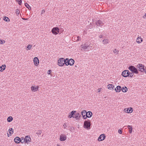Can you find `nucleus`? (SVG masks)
<instances>
[{
	"instance_id": "f257e3e1",
	"label": "nucleus",
	"mask_w": 146,
	"mask_h": 146,
	"mask_svg": "<svg viewBox=\"0 0 146 146\" xmlns=\"http://www.w3.org/2000/svg\"><path fill=\"white\" fill-rule=\"evenodd\" d=\"M136 67L138 69L139 71H140L142 72H145L146 73V70L144 68V65L141 64H138Z\"/></svg>"
},
{
	"instance_id": "f03ea898",
	"label": "nucleus",
	"mask_w": 146,
	"mask_h": 146,
	"mask_svg": "<svg viewBox=\"0 0 146 146\" xmlns=\"http://www.w3.org/2000/svg\"><path fill=\"white\" fill-rule=\"evenodd\" d=\"M128 69L131 71L132 73L138 74V70L134 66L131 65L129 66Z\"/></svg>"
},
{
	"instance_id": "7ed1b4c3",
	"label": "nucleus",
	"mask_w": 146,
	"mask_h": 146,
	"mask_svg": "<svg viewBox=\"0 0 146 146\" xmlns=\"http://www.w3.org/2000/svg\"><path fill=\"white\" fill-rule=\"evenodd\" d=\"M65 60V64L66 66H68V65L72 66L74 64V60L72 59L71 58L70 59H69L68 58H66V59Z\"/></svg>"
},
{
	"instance_id": "20e7f679",
	"label": "nucleus",
	"mask_w": 146,
	"mask_h": 146,
	"mask_svg": "<svg viewBox=\"0 0 146 146\" xmlns=\"http://www.w3.org/2000/svg\"><path fill=\"white\" fill-rule=\"evenodd\" d=\"M65 62L66 60L64 58H60L58 60V64L59 66H62L65 64Z\"/></svg>"
},
{
	"instance_id": "39448f33",
	"label": "nucleus",
	"mask_w": 146,
	"mask_h": 146,
	"mask_svg": "<svg viewBox=\"0 0 146 146\" xmlns=\"http://www.w3.org/2000/svg\"><path fill=\"white\" fill-rule=\"evenodd\" d=\"M90 122L89 120H86L84 121V128L88 129H89L90 128Z\"/></svg>"
},
{
	"instance_id": "423d86ee",
	"label": "nucleus",
	"mask_w": 146,
	"mask_h": 146,
	"mask_svg": "<svg viewBox=\"0 0 146 146\" xmlns=\"http://www.w3.org/2000/svg\"><path fill=\"white\" fill-rule=\"evenodd\" d=\"M82 48L84 49V50L89 51L90 49H91V47L90 48V46L89 45H88V44H82Z\"/></svg>"
},
{
	"instance_id": "0eeeda50",
	"label": "nucleus",
	"mask_w": 146,
	"mask_h": 146,
	"mask_svg": "<svg viewBox=\"0 0 146 146\" xmlns=\"http://www.w3.org/2000/svg\"><path fill=\"white\" fill-rule=\"evenodd\" d=\"M105 22L104 21H102L100 20H99L96 22V27H101L103 26Z\"/></svg>"
},
{
	"instance_id": "6e6552de",
	"label": "nucleus",
	"mask_w": 146,
	"mask_h": 146,
	"mask_svg": "<svg viewBox=\"0 0 146 146\" xmlns=\"http://www.w3.org/2000/svg\"><path fill=\"white\" fill-rule=\"evenodd\" d=\"M130 72L128 70H124L122 73V75L124 77H127L129 76Z\"/></svg>"
},
{
	"instance_id": "1a4fd4ad",
	"label": "nucleus",
	"mask_w": 146,
	"mask_h": 146,
	"mask_svg": "<svg viewBox=\"0 0 146 146\" xmlns=\"http://www.w3.org/2000/svg\"><path fill=\"white\" fill-rule=\"evenodd\" d=\"M59 29L58 27H54L52 30V32L53 34L56 35L59 32Z\"/></svg>"
},
{
	"instance_id": "9d476101",
	"label": "nucleus",
	"mask_w": 146,
	"mask_h": 146,
	"mask_svg": "<svg viewBox=\"0 0 146 146\" xmlns=\"http://www.w3.org/2000/svg\"><path fill=\"white\" fill-rule=\"evenodd\" d=\"M106 138V136L104 134L101 135L98 139V140L99 141H101L104 140Z\"/></svg>"
},
{
	"instance_id": "9b49d317",
	"label": "nucleus",
	"mask_w": 146,
	"mask_h": 146,
	"mask_svg": "<svg viewBox=\"0 0 146 146\" xmlns=\"http://www.w3.org/2000/svg\"><path fill=\"white\" fill-rule=\"evenodd\" d=\"M66 136L64 134H61L60 135V139L61 141H65L66 139Z\"/></svg>"
},
{
	"instance_id": "f8f14e48",
	"label": "nucleus",
	"mask_w": 146,
	"mask_h": 146,
	"mask_svg": "<svg viewBox=\"0 0 146 146\" xmlns=\"http://www.w3.org/2000/svg\"><path fill=\"white\" fill-rule=\"evenodd\" d=\"M34 62L35 65L37 66L38 64L39 60L37 57H35L34 58Z\"/></svg>"
},
{
	"instance_id": "ddd939ff",
	"label": "nucleus",
	"mask_w": 146,
	"mask_h": 146,
	"mask_svg": "<svg viewBox=\"0 0 146 146\" xmlns=\"http://www.w3.org/2000/svg\"><path fill=\"white\" fill-rule=\"evenodd\" d=\"M133 108H130L128 109L125 108L124 109V111L127 113H131L133 111Z\"/></svg>"
},
{
	"instance_id": "4468645a",
	"label": "nucleus",
	"mask_w": 146,
	"mask_h": 146,
	"mask_svg": "<svg viewBox=\"0 0 146 146\" xmlns=\"http://www.w3.org/2000/svg\"><path fill=\"white\" fill-rule=\"evenodd\" d=\"M25 139L26 143H28V142H31V138L30 137V136L29 135L26 136L25 137Z\"/></svg>"
},
{
	"instance_id": "2eb2a0df",
	"label": "nucleus",
	"mask_w": 146,
	"mask_h": 146,
	"mask_svg": "<svg viewBox=\"0 0 146 146\" xmlns=\"http://www.w3.org/2000/svg\"><path fill=\"white\" fill-rule=\"evenodd\" d=\"M122 90V88L121 86H117L115 89V91L117 92H120Z\"/></svg>"
},
{
	"instance_id": "dca6fc26",
	"label": "nucleus",
	"mask_w": 146,
	"mask_h": 146,
	"mask_svg": "<svg viewBox=\"0 0 146 146\" xmlns=\"http://www.w3.org/2000/svg\"><path fill=\"white\" fill-rule=\"evenodd\" d=\"M86 113H87L86 111L85 110L82 111L81 112V114L83 118L84 119H86Z\"/></svg>"
},
{
	"instance_id": "f3484780",
	"label": "nucleus",
	"mask_w": 146,
	"mask_h": 146,
	"mask_svg": "<svg viewBox=\"0 0 146 146\" xmlns=\"http://www.w3.org/2000/svg\"><path fill=\"white\" fill-rule=\"evenodd\" d=\"M92 112L90 111H88L86 114V116L87 117L90 118L91 117L92 115Z\"/></svg>"
},
{
	"instance_id": "a211bd4d",
	"label": "nucleus",
	"mask_w": 146,
	"mask_h": 146,
	"mask_svg": "<svg viewBox=\"0 0 146 146\" xmlns=\"http://www.w3.org/2000/svg\"><path fill=\"white\" fill-rule=\"evenodd\" d=\"M143 41V39L140 37H138L136 40V42L139 44L141 43Z\"/></svg>"
},
{
	"instance_id": "6ab92c4d",
	"label": "nucleus",
	"mask_w": 146,
	"mask_h": 146,
	"mask_svg": "<svg viewBox=\"0 0 146 146\" xmlns=\"http://www.w3.org/2000/svg\"><path fill=\"white\" fill-rule=\"evenodd\" d=\"M20 138L19 137H17L15 138L14 141L16 143H20Z\"/></svg>"
},
{
	"instance_id": "aec40b11",
	"label": "nucleus",
	"mask_w": 146,
	"mask_h": 146,
	"mask_svg": "<svg viewBox=\"0 0 146 146\" xmlns=\"http://www.w3.org/2000/svg\"><path fill=\"white\" fill-rule=\"evenodd\" d=\"M38 87L37 86H32L31 87V89L32 91H34L35 92L38 90Z\"/></svg>"
},
{
	"instance_id": "412c9836",
	"label": "nucleus",
	"mask_w": 146,
	"mask_h": 146,
	"mask_svg": "<svg viewBox=\"0 0 146 146\" xmlns=\"http://www.w3.org/2000/svg\"><path fill=\"white\" fill-rule=\"evenodd\" d=\"M102 42L104 44H107L109 43L110 42V40L108 39H105L103 40Z\"/></svg>"
},
{
	"instance_id": "4be33fe9",
	"label": "nucleus",
	"mask_w": 146,
	"mask_h": 146,
	"mask_svg": "<svg viewBox=\"0 0 146 146\" xmlns=\"http://www.w3.org/2000/svg\"><path fill=\"white\" fill-rule=\"evenodd\" d=\"M81 117V115L80 114V113H77L76 114L75 116L73 117V118H75L77 119H78L80 117Z\"/></svg>"
},
{
	"instance_id": "5701e85b",
	"label": "nucleus",
	"mask_w": 146,
	"mask_h": 146,
	"mask_svg": "<svg viewBox=\"0 0 146 146\" xmlns=\"http://www.w3.org/2000/svg\"><path fill=\"white\" fill-rule=\"evenodd\" d=\"M108 88L109 89L111 90V89H113L114 88V85L111 84H109L108 86Z\"/></svg>"
},
{
	"instance_id": "b1692460",
	"label": "nucleus",
	"mask_w": 146,
	"mask_h": 146,
	"mask_svg": "<svg viewBox=\"0 0 146 146\" xmlns=\"http://www.w3.org/2000/svg\"><path fill=\"white\" fill-rule=\"evenodd\" d=\"M6 65L5 64L3 65L2 66L0 67L1 69L0 71L2 72L4 70L5 68Z\"/></svg>"
},
{
	"instance_id": "393cba45",
	"label": "nucleus",
	"mask_w": 146,
	"mask_h": 146,
	"mask_svg": "<svg viewBox=\"0 0 146 146\" xmlns=\"http://www.w3.org/2000/svg\"><path fill=\"white\" fill-rule=\"evenodd\" d=\"M127 127L129 129V132L130 133H131L132 131V127L131 126L128 125Z\"/></svg>"
},
{
	"instance_id": "a878e982",
	"label": "nucleus",
	"mask_w": 146,
	"mask_h": 146,
	"mask_svg": "<svg viewBox=\"0 0 146 146\" xmlns=\"http://www.w3.org/2000/svg\"><path fill=\"white\" fill-rule=\"evenodd\" d=\"M25 5L26 7L29 10H31V7L27 3H25Z\"/></svg>"
},
{
	"instance_id": "bb28decb",
	"label": "nucleus",
	"mask_w": 146,
	"mask_h": 146,
	"mask_svg": "<svg viewBox=\"0 0 146 146\" xmlns=\"http://www.w3.org/2000/svg\"><path fill=\"white\" fill-rule=\"evenodd\" d=\"M122 92H126L127 90V88L125 86L123 87V88H122Z\"/></svg>"
},
{
	"instance_id": "cd10ccee",
	"label": "nucleus",
	"mask_w": 146,
	"mask_h": 146,
	"mask_svg": "<svg viewBox=\"0 0 146 146\" xmlns=\"http://www.w3.org/2000/svg\"><path fill=\"white\" fill-rule=\"evenodd\" d=\"M42 133V131L41 130H38L36 132V134L38 136H39L41 135V133Z\"/></svg>"
},
{
	"instance_id": "c85d7f7f",
	"label": "nucleus",
	"mask_w": 146,
	"mask_h": 146,
	"mask_svg": "<svg viewBox=\"0 0 146 146\" xmlns=\"http://www.w3.org/2000/svg\"><path fill=\"white\" fill-rule=\"evenodd\" d=\"M74 39V40H76L77 41H78L81 40V38L79 36H78L75 37Z\"/></svg>"
},
{
	"instance_id": "c756f323",
	"label": "nucleus",
	"mask_w": 146,
	"mask_h": 146,
	"mask_svg": "<svg viewBox=\"0 0 146 146\" xmlns=\"http://www.w3.org/2000/svg\"><path fill=\"white\" fill-rule=\"evenodd\" d=\"M13 119V118L11 116L9 117L7 119V121L9 122H10Z\"/></svg>"
},
{
	"instance_id": "7c9ffc66",
	"label": "nucleus",
	"mask_w": 146,
	"mask_h": 146,
	"mask_svg": "<svg viewBox=\"0 0 146 146\" xmlns=\"http://www.w3.org/2000/svg\"><path fill=\"white\" fill-rule=\"evenodd\" d=\"M21 142L22 143H23L24 142L25 143V138L23 139V137L20 138V142Z\"/></svg>"
},
{
	"instance_id": "2f4dec72",
	"label": "nucleus",
	"mask_w": 146,
	"mask_h": 146,
	"mask_svg": "<svg viewBox=\"0 0 146 146\" xmlns=\"http://www.w3.org/2000/svg\"><path fill=\"white\" fill-rule=\"evenodd\" d=\"M19 9H16L15 11V13L17 15H18L19 13Z\"/></svg>"
},
{
	"instance_id": "473e14b6",
	"label": "nucleus",
	"mask_w": 146,
	"mask_h": 146,
	"mask_svg": "<svg viewBox=\"0 0 146 146\" xmlns=\"http://www.w3.org/2000/svg\"><path fill=\"white\" fill-rule=\"evenodd\" d=\"M16 1L19 4V5H21L22 3V0H16Z\"/></svg>"
},
{
	"instance_id": "72a5a7b5",
	"label": "nucleus",
	"mask_w": 146,
	"mask_h": 146,
	"mask_svg": "<svg viewBox=\"0 0 146 146\" xmlns=\"http://www.w3.org/2000/svg\"><path fill=\"white\" fill-rule=\"evenodd\" d=\"M9 131L10 133L11 134V133L12 134L13 132V130L12 128H9Z\"/></svg>"
},
{
	"instance_id": "f704fd0d",
	"label": "nucleus",
	"mask_w": 146,
	"mask_h": 146,
	"mask_svg": "<svg viewBox=\"0 0 146 146\" xmlns=\"http://www.w3.org/2000/svg\"><path fill=\"white\" fill-rule=\"evenodd\" d=\"M76 111H73L70 112V114H71V115H72L73 116V115H74V114L75 113H76Z\"/></svg>"
},
{
	"instance_id": "c9c22d12",
	"label": "nucleus",
	"mask_w": 146,
	"mask_h": 146,
	"mask_svg": "<svg viewBox=\"0 0 146 146\" xmlns=\"http://www.w3.org/2000/svg\"><path fill=\"white\" fill-rule=\"evenodd\" d=\"M8 19H9V21L10 20L8 17H4L3 18V20L5 21H6V22H8L7 20Z\"/></svg>"
},
{
	"instance_id": "e433bc0d",
	"label": "nucleus",
	"mask_w": 146,
	"mask_h": 146,
	"mask_svg": "<svg viewBox=\"0 0 146 146\" xmlns=\"http://www.w3.org/2000/svg\"><path fill=\"white\" fill-rule=\"evenodd\" d=\"M5 41L4 40L0 39V44H2L5 43Z\"/></svg>"
},
{
	"instance_id": "4c0bfd02",
	"label": "nucleus",
	"mask_w": 146,
	"mask_h": 146,
	"mask_svg": "<svg viewBox=\"0 0 146 146\" xmlns=\"http://www.w3.org/2000/svg\"><path fill=\"white\" fill-rule=\"evenodd\" d=\"M32 47V45H31L30 44H29L27 46V48H28V50H30L31 48Z\"/></svg>"
},
{
	"instance_id": "58836bf2",
	"label": "nucleus",
	"mask_w": 146,
	"mask_h": 146,
	"mask_svg": "<svg viewBox=\"0 0 146 146\" xmlns=\"http://www.w3.org/2000/svg\"><path fill=\"white\" fill-rule=\"evenodd\" d=\"M113 52L114 53H115L117 54H118L119 51L118 50H117V49H115L113 51Z\"/></svg>"
},
{
	"instance_id": "ea45409f",
	"label": "nucleus",
	"mask_w": 146,
	"mask_h": 146,
	"mask_svg": "<svg viewBox=\"0 0 146 146\" xmlns=\"http://www.w3.org/2000/svg\"><path fill=\"white\" fill-rule=\"evenodd\" d=\"M132 73H130V74H129V76H128L129 77H132L133 75V74H132Z\"/></svg>"
},
{
	"instance_id": "a19ab883",
	"label": "nucleus",
	"mask_w": 146,
	"mask_h": 146,
	"mask_svg": "<svg viewBox=\"0 0 146 146\" xmlns=\"http://www.w3.org/2000/svg\"><path fill=\"white\" fill-rule=\"evenodd\" d=\"M122 131L120 129H119L118 130V132L120 134H121L122 133Z\"/></svg>"
},
{
	"instance_id": "79ce46f5",
	"label": "nucleus",
	"mask_w": 146,
	"mask_h": 146,
	"mask_svg": "<svg viewBox=\"0 0 146 146\" xmlns=\"http://www.w3.org/2000/svg\"><path fill=\"white\" fill-rule=\"evenodd\" d=\"M52 72V71L51 70H49L48 71V74H50V73L51 72Z\"/></svg>"
},
{
	"instance_id": "37998d69",
	"label": "nucleus",
	"mask_w": 146,
	"mask_h": 146,
	"mask_svg": "<svg viewBox=\"0 0 146 146\" xmlns=\"http://www.w3.org/2000/svg\"><path fill=\"white\" fill-rule=\"evenodd\" d=\"M63 126L64 127V129L66 128V127H67V126L65 123H64L63 125Z\"/></svg>"
},
{
	"instance_id": "c03bdc74",
	"label": "nucleus",
	"mask_w": 146,
	"mask_h": 146,
	"mask_svg": "<svg viewBox=\"0 0 146 146\" xmlns=\"http://www.w3.org/2000/svg\"><path fill=\"white\" fill-rule=\"evenodd\" d=\"M73 116H72V115H71V114H70V115H69V116H68V117L69 118H71L72 117H73Z\"/></svg>"
},
{
	"instance_id": "a18cd8bd",
	"label": "nucleus",
	"mask_w": 146,
	"mask_h": 146,
	"mask_svg": "<svg viewBox=\"0 0 146 146\" xmlns=\"http://www.w3.org/2000/svg\"><path fill=\"white\" fill-rule=\"evenodd\" d=\"M102 37H103V35H100L99 36V37L100 38H102Z\"/></svg>"
},
{
	"instance_id": "49530a36",
	"label": "nucleus",
	"mask_w": 146,
	"mask_h": 146,
	"mask_svg": "<svg viewBox=\"0 0 146 146\" xmlns=\"http://www.w3.org/2000/svg\"><path fill=\"white\" fill-rule=\"evenodd\" d=\"M143 18L144 19L146 18V14H145V15L143 16Z\"/></svg>"
},
{
	"instance_id": "de8ad7c7",
	"label": "nucleus",
	"mask_w": 146,
	"mask_h": 146,
	"mask_svg": "<svg viewBox=\"0 0 146 146\" xmlns=\"http://www.w3.org/2000/svg\"><path fill=\"white\" fill-rule=\"evenodd\" d=\"M22 19L23 20H27L28 19H25L23 18H22Z\"/></svg>"
},
{
	"instance_id": "09e8293b",
	"label": "nucleus",
	"mask_w": 146,
	"mask_h": 146,
	"mask_svg": "<svg viewBox=\"0 0 146 146\" xmlns=\"http://www.w3.org/2000/svg\"><path fill=\"white\" fill-rule=\"evenodd\" d=\"M44 12H45L44 10H43L42 11V13H43Z\"/></svg>"
},
{
	"instance_id": "8fccbe9b",
	"label": "nucleus",
	"mask_w": 146,
	"mask_h": 146,
	"mask_svg": "<svg viewBox=\"0 0 146 146\" xmlns=\"http://www.w3.org/2000/svg\"><path fill=\"white\" fill-rule=\"evenodd\" d=\"M57 146H60V145H59L58 144V145H57Z\"/></svg>"
}]
</instances>
